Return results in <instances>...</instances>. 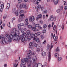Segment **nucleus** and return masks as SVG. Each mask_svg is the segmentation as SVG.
I'll return each instance as SVG.
<instances>
[{"instance_id": "nucleus-21", "label": "nucleus", "mask_w": 67, "mask_h": 67, "mask_svg": "<svg viewBox=\"0 0 67 67\" xmlns=\"http://www.w3.org/2000/svg\"><path fill=\"white\" fill-rule=\"evenodd\" d=\"M18 64H19V62L17 64H16V62H15L14 63V66L15 67H17V66H18Z\"/></svg>"}, {"instance_id": "nucleus-16", "label": "nucleus", "mask_w": 67, "mask_h": 67, "mask_svg": "<svg viewBox=\"0 0 67 67\" xmlns=\"http://www.w3.org/2000/svg\"><path fill=\"white\" fill-rule=\"evenodd\" d=\"M24 60H25V61L26 62V63H27V64H28V63H31V61L28 62L29 60L28 59H27V58H25L24 59Z\"/></svg>"}, {"instance_id": "nucleus-22", "label": "nucleus", "mask_w": 67, "mask_h": 67, "mask_svg": "<svg viewBox=\"0 0 67 67\" xmlns=\"http://www.w3.org/2000/svg\"><path fill=\"white\" fill-rule=\"evenodd\" d=\"M26 36V33H24L23 34H22L21 36H22V37H24V36Z\"/></svg>"}, {"instance_id": "nucleus-10", "label": "nucleus", "mask_w": 67, "mask_h": 67, "mask_svg": "<svg viewBox=\"0 0 67 67\" xmlns=\"http://www.w3.org/2000/svg\"><path fill=\"white\" fill-rule=\"evenodd\" d=\"M21 64L23 65H25L26 64V62L24 59H22L21 60Z\"/></svg>"}, {"instance_id": "nucleus-19", "label": "nucleus", "mask_w": 67, "mask_h": 67, "mask_svg": "<svg viewBox=\"0 0 67 67\" xmlns=\"http://www.w3.org/2000/svg\"><path fill=\"white\" fill-rule=\"evenodd\" d=\"M24 16V14H20V16H19V18L20 19H22Z\"/></svg>"}, {"instance_id": "nucleus-55", "label": "nucleus", "mask_w": 67, "mask_h": 67, "mask_svg": "<svg viewBox=\"0 0 67 67\" xmlns=\"http://www.w3.org/2000/svg\"><path fill=\"white\" fill-rule=\"evenodd\" d=\"M37 59V58H35V59H32V60L34 62V61H35V60H36Z\"/></svg>"}, {"instance_id": "nucleus-42", "label": "nucleus", "mask_w": 67, "mask_h": 67, "mask_svg": "<svg viewBox=\"0 0 67 67\" xmlns=\"http://www.w3.org/2000/svg\"><path fill=\"white\" fill-rule=\"evenodd\" d=\"M37 34L38 36H39V35H41V32H38L37 33Z\"/></svg>"}, {"instance_id": "nucleus-7", "label": "nucleus", "mask_w": 67, "mask_h": 67, "mask_svg": "<svg viewBox=\"0 0 67 67\" xmlns=\"http://www.w3.org/2000/svg\"><path fill=\"white\" fill-rule=\"evenodd\" d=\"M29 21L30 22H33L34 21V16H32L29 18Z\"/></svg>"}, {"instance_id": "nucleus-23", "label": "nucleus", "mask_w": 67, "mask_h": 67, "mask_svg": "<svg viewBox=\"0 0 67 67\" xmlns=\"http://www.w3.org/2000/svg\"><path fill=\"white\" fill-rule=\"evenodd\" d=\"M18 29L19 30H21V25H20V24L18 25Z\"/></svg>"}, {"instance_id": "nucleus-29", "label": "nucleus", "mask_w": 67, "mask_h": 67, "mask_svg": "<svg viewBox=\"0 0 67 67\" xmlns=\"http://www.w3.org/2000/svg\"><path fill=\"white\" fill-rule=\"evenodd\" d=\"M30 35L31 36V37L32 38H33V37H34V34H30Z\"/></svg>"}, {"instance_id": "nucleus-37", "label": "nucleus", "mask_w": 67, "mask_h": 67, "mask_svg": "<svg viewBox=\"0 0 67 67\" xmlns=\"http://www.w3.org/2000/svg\"><path fill=\"white\" fill-rule=\"evenodd\" d=\"M32 28V29L33 31H35L36 30V28L35 27H34Z\"/></svg>"}, {"instance_id": "nucleus-36", "label": "nucleus", "mask_w": 67, "mask_h": 67, "mask_svg": "<svg viewBox=\"0 0 67 67\" xmlns=\"http://www.w3.org/2000/svg\"><path fill=\"white\" fill-rule=\"evenodd\" d=\"M42 16L41 14H39L38 15V17L39 18H42Z\"/></svg>"}, {"instance_id": "nucleus-11", "label": "nucleus", "mask_w": 67, "mask_h": 67, "mask_svg": "<svg viewBox=\"0 0 67 67\" xmlns=\"http://www.w3.org/2000/svg\"><path fill=\"white\" fill-rule=\"evenodd\" d=\"M53 2L54 4L55 5H56V4H57V3L58 2V0H54Z\"/></svg>"}, {"instance_id": "nucleus-24", "label": "nucleus", "mask_w": 67, "mask_h": 67, "mask_svg": "<svg viewBox=\"0 0 67 67\" xmlns=\"http://www.w3.org/2000/svg\"><path fill=\"white\" fill-rule=\"evenodd\" d=\"M38 7L39 8H41V9H42V8H44V6L43 5H41L40 6H38Z\"/></svg>"}, {"instance_id": "nucleus-1", "label": "nucleus", "mask_w": 67, "mask_h": 67, "mask_svg": "<svg viewBox=\"0 0 67 67\" xmlns=\"http://www.w3.org/2000/svg\"><path fill=\"white\" fill-rule=\"evenodd\" d=\"M15 36V34L13 32H11L10 35L8 34H6V36L7 38H8V41L9 42H11V39H13V41H15L14 38Z\"/></svg>"}, {"instance_id": "nucleus-6", "label": "nucleus", "mask_w": 67, "mask_h": 67, "mask_svg": "<svg viewBox=\"0 0 67 67\" xmlns=\"http://www.w3.org/2000/svg\"><path fill=\"white\" fill-rule=\"evenodd\" d=\"M27 39H28V37L25 36V37H23V38L21 39V41L22 42H24L25 41H27Z\"/></svg>"}, {"instance_id": "nucleus-25", "label": "nucleus", "mask_w": 67, "mask_h": 67, "mask_svg": "<svg viewBox=\"0 0 67 67\" xmlns=\"http://www.w3.org/2000/svg\"><path fill=\"white\" fill-rule=\"evenodd\" d=\"M40 65H41V64H40L36 63L35 65V67H38V66H40Z\"/></svg>"}, {"instance_id": "nucleus-64", "label": "nucleus", "mask_w": 67, "mask_h": 67, "mask_svg": "<svg viewBox=\"0 0 67 67\" xmlns=\"http://www.w3.org/2000/svg\"><path fill=\"white\" fill-rule=\"evenodd\" d=\"M67 9V6H66L65 8H64V10H66Z\"/></svg>"}, {"instance_id": "nucleus-41", "label": "nucleus", "mask_w": 67, "mask_h": 67, "mask_svg": "<svg viewBox=\"0 0 67 67\" xmlns=\"http://www.w3.org/2000/svg\"><path fill=\"white\" fill-rule=\"evenodd\" d=\"M23 13V10H20L19 12V13H20V14H21V13Z\"/></svg>"}, {"instance_id": "nucleus-9", "label": "nucleus", "mask_w": 67, "mask_h": 67, "mask_svg": "<svg viewBox=\"0 0 67 67\" xmlns=\"http://www.w3.org/2000/svg\"><path fill=\"white\" fill-rule=\"evenodd\" d=\"M34 40H35L37 43H39L40 42V39L38 38L34 37Z\"/></svg>"}, {"instance_id": "nucleus-27", "label": "nucleus", "mask_w": 67, "mask_h": 67, "mask_svg": "<svg viewBox=\"0 0 67 67\" xmlns=\"http://www.w3.org/2000/svg\"><path fill=\"white\" fill-rule=\"evenodd\" d=\"M58 51H59V48L58 47L55 50V52H57Z\"/></svg>"}, {"instance_id": "nucleus-8", "label": "nucleus", "mask_w": 67, "mask_h": 67, "mask_svg": "<svg viewBox=\"0 0 67 67\" xmlns=\"http://www.w3.org/2000/svg\"><path fill=\"white\" fill-rule=\"evenodd\" d=\"M53 46L52 45H51V46L50 45L48 44L47 46V50H48L50 49V50H51V49L53 48Z\"/></svg>"}, {"instance_id": "nucleus-45", "label": "nucleus", "mask_w": 67, "mask_h": 67, "mask_svg": "<svg viewBox=\"0 0 67 67\" xmlns=\"http://www.w3.org/2000/svg\"><path fill=\"white\" fill-rule=\"evenodd\" d=\"M34 36L35 37H37V36H38L37 35V33H35L34 34Z\"/></svg>"}, {"instance_id": "nucleus-52", "label": "nucleus", "mask_w": 67, "mask_h": 67, "mask_svg": "<svg viewBox=\"0 0 67 67\" xmlns=\"http://www.w3.org/2000/svg\"><path fill=\"white\" fill-rule=\"evenodd\" d=\"M39 22L41 24H43V21L42 20H40Z\"/></svg>"}, {"instance_id": "nucleus-59", "label": "nucleus", "mask_w": 67, "mask_h": 67, "mask_svg": "<svg viewBox=\"0 0 67 67\" xmlns=\"http://www.w3.org/2000/svg\"><path fill=\"white\" fill-rule=\"evenodd\" d=\"M46 32V30H44L42 32L43 33H45Z\"/></svg>"}, {"instance_id": "nucleus-35", "label": "nucleus", "mask_w": 67, "mask_h": 67, "mask_svg": "<svg viewBox=\"0 0 67 67\" xmlns=\"http://www.w3.org/2000/svg\"><path fill=\"white\" fill-rule=\"evenodd\" d=\"M28 28H29V29H31L32 28V25H29L28 26Z\"/></svg>"}, {"instance_id": "nucleus-63", "label": "nucleus", "mask_w": 67, "mask_h": 67, "mask_svg": "<svg viewBox=\"0 0 67 67\" xmlns=\"http://www.w3.org/2000/svg\"><path fill=\"white\" fill-rule=\"evenodd\" d=\"M63 8H64L63 6H61L60 7V9L61 10H63Z\"/></svg>"}, {"instance_id": "nucleus-26", "label": "nucleus", "mask_w": 67, "mask_h": 67, "mask_svg": "<svg viewBox=\"0 0 67 67\" xmlns=\"http://www.w3.org/2000/svg\"><path fill=\"white\" fill-rule=\"evenodd\" d=\"M59 56V54L58 53H56L55 54V57H58Z\"/></svg>"}, {"instance_id": "nucleus-12", "label": "nucleus", "mask_w": 67, "mask_h": 67, "mask_svg": "<svg viewBox=\"0 0 67 67\" xmlns=\"http://www.w3.org/2000/svg\"><path fill=\"white\" fill-rule=\"evenodd\" d=\"M20 7L21 8H25L26 7V5L25 4H20Z\"/></svg>"}, {"instance_id": "nucleus-15", "label": "nucleus", "mask_w": 67, "mask_h": 67, "mask_svg": "<svg viewBox=\"0 0 67 67\" xmlns=\"http://www.w3.org/2000/svg\"><path fill=\"white\" fill-rule=\"evenodd\" d=\"M48 61L49 62H50V60H51V52H49V55H48Z\"/></svg>"}, {"instance_id": "nucleus-47", "label": "nucleus", "mask_w": 67, "mask_h": 67, "mask_svg": "<svg viewBox=\"0 0 67 67\" xmlns=\"http://www.w3.org/2000/svg\"><path fill=\"white\" fill-rule=\"evenodd\" d=\"M16 6H17V8H19V7H20V4H18Z\"/></svg>"}, {"instance_id": "nucleus-28", "label": "nucleus", "mask_w": 67, "mask_h": 67, "mask_svg": "<svg viewBox=\"0 0 67 67\" xmlns=\"http://www.w3.org/2000/svg\"><path fill=\"white\" fill-rule=\"evenodd\" d=\"M37 45L36 44H33L32 46L34 47H37Z\"/></svg>"}, {"instance_id": "nucleus-48", "label": "nucleus", "mask_w": 67, "mask_h": 67, "mask_svg": "<svg viewBox=\"0 0 67 67\" xmlns=\"http://www.w3.org/2000/svg\"><path fill=\"white\" fill-rule=\"evenodd\" d=\"M16 19L15 18H13L12 19V22H13V20H15Z\"/></svg>"}, {"instance_id": "nucleus-50", "label": "nucleus", "mask_w": 67, "mask_h": 67, "mask_svg": "<svg viewBox=\"0 0 67 67\" xmlns=\"http://www.w3.org/2000/svg\"><path fill=\"white\" fill-rule=\"evenodd\" d=\"M56 25H55L54 26V27H53V30H55V29H56Z\"/></svg>"}, {"instance_id": "nucleus-17", "label": "nucleus", "mask_w": 67, "mask_h": 67, "mask_svg": "<svg viewBox=\"0 0 67 67\" xmlns=\"http://www.w3.org/2000/svg\"><path fill=\"white\" fill-rule=\"evenodd\" d=\"M10 6V4L9 3H8L7 5V7H6L7 9H9Z\"/></svg>"}, {"instance_id": "nucleus-30", "label": "nucleus", "mask_w": 67, "mask_h": 67, "mask_svg": "<svg viewBox=\"0 0 67 67\" xmlns=\"http://www.w3.org/2000/svg\"><path fill=\"white\" fill-rule=\"evenodd\" d=\"M4 5L2 4H1V9H3V8H4Z\"/></svg>"}, {"instance_id": "nucleus-32", "label": "nucleus", "mask_w": 67, "mask_h": 67, "mask_svg": "<svg viewBox=\"0 0 67 67\" xmlns=\"http://www.w3.org/2000/svg\"><path fill=\"white\" fill-rule=\"evenodd\" d=\"M16 15V16H18L19 15V12L17 11L15 12Z\"/></svg>"}, {"instance_id": "nucleus-38", "label": "nucleus", "mask_w": 67, "mask_h": 67, "mask_svg": "<svg viewBox=\"0 0 67 67\" xmlns=\"http://www.w3.org/2000/svg\"><path fill=\"white\" fill-rule=\"evenodd\" d=\"M57 12L60 13V9L56 11Z\"/></svg>"}, {"instance_id": "nucleus-33", "label": "nucleus", "mask_w": 67, "mask_h": 67, "mask_svg": "<svg viewBox=\"0 0 67 67\" xmlns=\"http://www.w3.org/2000/svg\"><path fill=\"white\" fill-rule=\"evenodd\" d=\"M28 67H31V63L30 62L28 63Z\"/></svg>"}, {"instance_id": "nucleus-57", "label": "nucleus", "mask_w": 67, "mask_h": 67, "mask_svg": "<svg viewBox=\"0 0 67 67\" xmlns=\"http://www.w3.org/2000/svg\"><path fill=\"white\" fill-rule=\"evenodd\" d=\"M54 22H53L52 24V25L51 26V27H53V26H54Z\"/></svg>"}, {"instance_id": "nucleus-39", "label": "nucleus", "mask_w": 67, "mask_h": 67, "mask_svg": "<svg viewBox=\"0 0 67 67\" xmlns=\"http://www.w3.org/2000/svg\"><path fill=\"white\" fill-rule=\"evenodd\" d=\"M7 25L9 27H11V26H10V22L8 23Z\"/></svg>"}, {"instance_id": "nucleus-4", "label": "nucleus", "mask_w": 67, "mask_h": 67, "mask_svg": "<svg viewBox=\"0 0 67 67\" xmlns=\"http://www.w3.org/2000/svg\"><path fill=\"white\" fill-rule=\"evenodd\" d=\"M2 40L1 42L3 44H4V43H6L5 41L4 40L5 38L4 36H2L1 37Z\"/></svg>"}, {"instance_id": "nucleus-51", "label": "nucleus", "mask_w": 67, "mask_h": 67, "mask_svg": "<svg viewBox=\"0 0 67 67\" xmlns=\"http://www.w3.org/2000/svg\"><path fill=\"white\" fill-rule=\"evenodd\" d=\"M6 17H7V15H4L3 17V19H5V18H6Z\"/></svg>"}, {"instance_id": "nucleus-53", "label": "nucleus", "mask_w": 67, "mask_h": 67, "mask_svg": "<svg viewBox=\"0 0 67 67\" xmlns=\"http://www.w3.org/2000/svg\"><path fill=\"white\" fill-rule=\"evenodd\" d=\"M24 29H23V30H21V32L23 34L24 33Z\"/></svg>"}, {"instance_id": "nucleus-18", "label": "nucleus", "mask_w": 67, "mask_h": 67, "mask_svg": "<svg viewBox=\"0 0 67 67\" xmlns=\"http://www.w3.org/2000/svg\"><path fill=\"white\" fill-rule=\"evenodd\" d=\"M42 55L43 57H44L45 56H46V53L44 52H42L41 54Z\"/></svg>"}, {"instance_id": "nucleus-61", "label": "nucleus", "mask_w": 67, "mask_h": 67, "mask_svg": "<svg viewBox=\"0 0 67 67\" xmlns=\"http://www.w3.org/2000/svg\"><path fill=\"white\" fill-rule=\"evenodd\" d=\"M33 45V42H30L29 44L30 46H32Z\"/></svg>"}, {"instance_id": "nucleus-46", "label": "nucleus", "mask_w": 67, "mask_h": 67, "mask_svg": "<svg viewBox=\"0 0 67 67\" xmlns=\"http://www.w3.org/2000/svg\"><path fill=\"white\" fill-rule=\"evenodd\" d=\"M22 2V0H18V2L19 3H21Z\"/></svg>"}, {"instance_id": "nucleus-3", "label": "nucleus", "mask_w": 67, "mask_h": 67, "mask_svg": "<svg viewBox=\"0 0 67 67\" xmlns=\"http://www.w3.org/2000/svg\"><path fill=\"white\" fill-rule=\"evenodd\" d=\"M56 18V17H54V16L53 15L51 16H50V19L49 20H50L51 21H53V20H55Z\"/></svg>"}, {"instance_id": "nucleus-14", "label": "nucleus", "mask_w": 67, "mask_h": 67, "mask_svg": "<svg viewBox=\"0 0 67 67\" xmlns=\"http://www.w3.org/2000/svg\"><path fill=\"white\" fill-rule=\"evenodd\" d=\"M13 32H13V33H16V34H16V33L15 32L16 31H17V29L16 28H14L13 29Z\"/></svg>"}, {"instance_id": "nucleus-54", "label": "nucleus", "mask_w": 67, "mask_h": 67, "mask_svg": "<svg viewBox=\"0 0 67 67\" xmlns=\"http://www.w3.org/2000/svg\"><path fill=\"white\" fill-rule=\"evenodd\" d=\"M53 33H52L51 35V38H53Z\"/></svg>"}, {"instance_id": "nucleus-43", "label": "nucleus", "mask_w": 67, "mask_h": 67, "mask_svg": "<svg viewBox=\"0 0 67 67\" xmlns=\"http://www.w3.org/2000/svg\"><path fill=\"white\" fill-rule=\"evenodd\" d=\"M62 28L63 30H64V24L62 25V27H61V28Z\"/></svg>"}, {"instance_id": "nucleus-20", "label": "nucleus", "mask_w": 67, "mask_h": 67, "mask_svg": "<svg viewBox=\"0 0 67 67\" xmlns=\"http://www.w3.org/2000/svg\"><path fill=\"white\" fill-rule=\"evenodd\" d=\"M62 57H59L58 58L57 60L58 62H60V61L62 60Z\"/></svg>"}, {"instance_id": "nucleus-56", "label": "nucleus", "mask_w": 67, "mask_h": 67, "mask_svg": "<svg viewBox=\"0 0 67 67\" xmlns=\"http://www.w3.org/2000/svg\"><path fill=\"white\" fill-rule=\"evenodd\" d=\"M40 49H39V48H38V49L36 50V52H40Z\"/></svg>"}, {"instance_id": "nucleus-34", "label": "nucleus", "mask_w": 67, "mask_h": 67, "mask_svg": "<svg viewBox=\"0 0 67 67\" xmlns=\"http://www.w3.org/2000/svg\"><path fill=\"white\" fill-rule=\"evenodd\" d=\"M43 28L44 29H45V28H46L47 27V25L46 24L44 25L43 26Z\"/></svg>"}, {"instance_id": "nucleus-60", "label": "nucleus", "mask_w": 67, "mask_h": 67, "mask_svg": "<svg viewBox=\"0 0 67 67\" xmlns=\"http://www.w3.org/2000/svg\"><path fill=\"white\" fill-rule=\"evenodd\" d=\"M51 25L50 24H49V25L48 26V29H50V28H51Z\"/></svg>"}, {"instance_id": "nucleus-40", "label": "nucleus", "mask_w": 67, "mask_h": 67, "mask_svg": "<svg viewBox=\"0 0 67 67\" xmlns=\"http://www.w3.org/2000/svg\"><path fill=\"white\" fill-rule=\"evenodd\" d=\"M27 35H29L30 33V30H28L27 31Z\"/></svg>"}, {"instance_id": "nucleus-2", "label": "nucleus", "mask_w": 67, "mask_h": 67, "mask_svg": "<svg viewBox=\"0 0 67 67\" xmlns=\"http://www.w3.org/2000/svg\"><path fill=\"white\" fill-rule=\"evenodd\" d=\"M14 34H15V36L14 37L15 39V41H16L17 40H20L21 39V38L22 37V36L21 35L20 36H19V34L18 33L17 34H16V33H15Z\"/></svg>"}, {"instance_id": "nucleus-31", "label": "nucleus", "mask_w": 67, "mask_h": 67, "mask_svg": "<svg viewBox=\"0 0 67 67\" xmlns=\"http://www.w3.org/2000/svg\"><path fill=\"white\" fill-rule=\"evenodd\" d=\"M39 26H40V24H37L35 25V27H39Z\"/></svg>"}, {"instance_id": "nucleus-58", "label": "nucleus", "mask_w": 67, "mask_h": 67, "mask_svg": "<svg viewBox=\"0 0 67 67\" xmlns=\"http://www.w3.org/2000/svg\"><path fill=\"white\" fill-rule=\"evenodd\" d=\"M43 13H44L46 14V13H47V10H45L43 12Z\"/></svg>"}, {"instance_id": "nucleus-62", "label": "nucleus", "mask_w": 67, "mask_h": 67, "mask_svg": "<svg viewBox=\"0 0 67 67\" xmlns=\"http://www.w3.org/2000/svg\"><path fill=\"white\" fill-rule=\"evenodd\" d=\"M31 37L30 36H29L28 37V40H30L31 39Z\"/></svg>"}, {"instance_id": "nucleus-5", "label": "nucleus", "mask_w": 67, "mask_h": 67, "mask_svg": "<svg viewBox=\"0 0 67 67\" xmlns=\"http://www.w3.org/2000/svg\"><path fill=\"white\" fill-rule=\"evenodd\" d=\"M29 53H27V54L28 55V56H32V55H34V52H33L32 53H31V52H32V51H31V50H29Z\"/></svg>"}, {"instance_id": "nucleus-13", "label": "nucleus", "mask_w": 67, "mask_h": 67, "mask_svg": "<svg viewBox=\"0 0 67 67\" xmlns=\"http://www.w3.org/2000/svg\"><path fill=\"white\" fill-rule=\"evenodd\" d=\"M28 21H29V20L27 18L25 20V25H27L28 24H29V23H28Z\"/></svg>"}, {"instance_id": "nucleus-44", "label": "nucleus", "mask_w": 67, "mask_h": 67, "mask_svg": "<svg viewBox=\"0 0 67 67\" xmlns=\"http://www.w3.org/2000/svg\"><path fill=\"white\" fill-rule=\"evenodd\" d=\"M58 38V36H56L55 38V41H57V39Z\"/></svg>"}, {"instance_id": "nucleus-49", "label": "nucleus", "mask_w": 67, "mask_h": 67, "mask_svg": "<svg viewBox=\"0 0 67 67\" xmlns=\"http://www.w3.org/2000/svg\"><path fill=\"white\" fill-rule=\"evenodd\" d=\"M20 25L21 26H24V23L20 24Z\"/></svg>"}]
</instances>
